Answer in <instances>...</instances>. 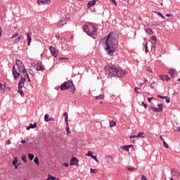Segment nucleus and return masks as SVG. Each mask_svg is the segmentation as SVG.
Instances as JSON below:
<instances>
[{"label": "nucleus", "instance_id": "f257e3e1", "mask_svg": "<svg viewBox=\"0 0 180 180\" xmlns=\"http://www.w3.org/2000/svg\"><path fill=\"white\" fill-rule=\"evenodd\" d=\"M104 39L105 41L103 42L104 50H105L108 56H113V53L116 51V49H117V40L116 38L112 37L110 33Z\"/></svg>", "mask_w": 180, "mask_h": 180}, {"label": "nucleus", "instance_id": "f03ea898", "mask_svg": "<svg viewBox=\"0 0 180 180\" xmlns=\"http://www.w3.org/2000/svg\"><path fill=\"white\" fill-rule=\"evenodd\" d=\"M104 71L106 75H108V78H112V77H118V78H122L126 75L125 70L112 63L108 64L105 66Z\"/></svg>", "mask_w": 180, "mask_h": 180}, {"label": "nucleus", "instance_id": "7ed1b4c3", "mask_svg": "<svg viewBox=\"0 0 180 180\" xmlns=\"http://www.w3.org/2000/svg\"><path fill=\"white\" fill-rule=\"evenodd\" d=\"M84 32L88 34V36H90L91 37H93V39H96V34L98 33V28L94 23H89V25H85L84 26Z\"/></svg>", "mask_w": 180, "mask_h": 180}, {"label": "nucleus", "instance_id": "20e7f679", "mask_svg": "<svg viewBox=\"0 0 180 180\" xmlns=\"http://www.w3.org/2000/svg\"><path fill=\"white\" fill-rule=\"evenodd\" d=\"M70 88L74 94V91H75V86H74L72 80H68L60 85L61 91H65L66 89H70Z\"/></svg>", "mask_w": 180, "mask_h": 180}, {"label": "nucleus", "instance_id": "39448f33", "mask_svg": "<svg viewBox=\"0 0 180 180\" xmlns=\"http://www.w3.org/2000/svg\"><path fill=\"white\" fill-rule=\"evenodd\" d=\"M158 108H155L153 106H150L149 109L150 110H153V112H155V113H158L159 112H162V108H164V105L162 103L158 104Z\"/></svg>", "mask_w": 180, "mask_h": 180}, {"label": "nucleus", "instance_id": "423d86ee", "mask_svg": "<svg viewBox=\"0 0 180 180\" xmlns=\"http://www.w3.org/2000/svg\"><path fill=\"white\" fill-rule=\"evenodd\" d=\"M18 71L19 72H21V74H23V77H25V78H29V73H27V70H26L25 65L18 68Z\"/></svg>", "mask_w": 180, "mask_h": 180}, {"label": "nucleus", "instance_id": "0eeeda50", "mask_svg": "<svg viewBox=\"0 0 180 180\" xmlns=\"http://www.w3.org/2000/svg\"><path fill=\"white\" fill-rule=\"evenodd\" d=\"M12 74L14 79H18L19 78V75H20V72H18V70H16V67H15V65L13 66Z\"/></svg>", "mask_w": 180, "mask_h": 180}, {"label": "nucleus", "instance_id": "6e6552de", "mask_svg": "<svg viewBox=\"0 0 180 180\" xmlns=\"http://www.w3.org/2000/svg\"><path fill=\"white\" fill-rule=\"evenodd\" d=\"M49 51H51V56L56 58L58 56V51L53 46H49Z\"/></svg>", "mask_w": 180, "mask_h": 180}, {"label": "nucleus", "instance_id": "1a4fd4ad", "mask_svg": "<svg viewBox=\"0 0 180 180\" xmlns=\"http://www.w3.org/2000/svg\"><path fill=\"white\" fill-rule=\"evenodd\" d=\"M68 20H70V18H65L62 19L60 21H59L56 26L58 27H61L63 26H64V25H65L67 23V22H68Z\"/></svg>", "mask_w": 180, "mask_h": 180}, {"label": "nucleus", "instance_id": "9d476101", "mask_svg": "<svg viewBox=\"0 0 180 180\" xmlns=\"http://www.w3.org/2000/svg\"><path fill=\"white\" fill-rule=\"evenodd\" d=\"M26 81V78L25 77H22L18 83V89H22V88H23L25 86V82Z\"/></svg>", "mask_w": 180, "mask_h": 180}, {"label": "nucleus", "instance_id": "9b49d317", "mask_svg": "<svg viewBox=\"0 0 180 180\" xmlns=\"http://www.w3.org/2000/svg\"><path fill=\"white\" fill-rule=\"evenodd\" d=\"M78 162H79V160L77 159L76 157H72L70 159V165L72 167V165H78Z\"/></svg>", "mask_w": 180, "mask_h": 180}, {"label": "nucleus", "instance_id": "f8f14e48", "mask_svg": "<svg viewBox=\"0 0 180 180\" xmlns=\"http://www.w3.org/2000/svg\"><path fill=\"white\" fill-rule=\"evenodd\" d=\"M171 174L173 176H176V178H180V172L175 169H171Z\"/></svg>", "mask_w": 180, "mask_h": 180}, {"label": "nucleus", "instance_id": "ddd939ff", "mask_svg": "<svg viewBox=\"0 0 180 180\" xmlns=\"http://www.w3.org/2000/svg\"><path fill=\"white\" fill-rule=\"evenodd\" d=\"M96 1H98V0H92L90 1L87 3V9H91V8H92V6L96 5Z\"/></svg>", "mask_w": 180, "mask_h": 180}, {"label": "nucleus", "instance_id": "4468645a", "mask_svg": "<svg viewBox=\"0 0 180 180\" xmlns=\"http://www.w3.org/2000/svg\"><path fill=\"white\" fill-rule=\"evenodd\" d=\"M37 71H44V65L41 64V62L37 63Z\"/></svg>", "mask_w": 180, "mask_h": 180}, {"label": "nucleus", "instance_id": "2eb2a0df", "mask_svg": "<svg viewBox=\"0 0 180 180\" xmlns=\"http://www.w3.org/2000/svg\"><path fill=\"white\" fill-rule=\"evenodd\" d=\"M168 74L170 75V77H172V78H174L176 74V70L175 69H169Z\"/></svg>", "mask_w": 180, "mask_h": 180}, {"label": "nucleus", "instance_id": "dca6fc26", "mask_svg": "<svg viewBox=\"0 0 180 180\" xmlns=\"http://www.w3.org/2000/svg\"><path fill=\"white\" fill-rule=\"evenodd\" d=\"M37 4L38 5H44L46 4H50V0H45V1H43V0H37Z\"/></svg>", "mask_w": 180, "mask_h": 180}, {"label": "nucleus", "instance_id": "f3484780", "mask_svg": "<svg viewBox=\"0 0 180 180\" xmlns=\"http://www.w3.org/2000/svg\"><path fill=\"white\" fill-rule=\"evenodd\" d=\"M27 46H30L32 43V36H30V33L27 32Z\"/></svg>", "mask_w": 180, "mask_h": 180}, {"label": "nucleus", "instance_id": "a211bd4d", "mask_svg": "<svg viewBox=\"0 0 180 180\" xmlns=\"http://www.w3.org/2000/svg\"><path fill=\"white\" fill-rule=\"evenodd\" d=\"M15 65H17V68H20V67H22L23 63L20 61V60L16 59L15 60Z\"/></svg>", "mask_w": 180, "mask_h": 180}, {"label": "nucleus", "instance_id": "6ab92c4d", "mask_svg": "<svg viewBox=\"0 0 180 180\" xmlns=\"http://www.w3.org/2000/svg\"><path fill=\"white\" fill-rule=\"evenodd\" d=\"M6 88V85L2 84L0 83V92L1 94H4L5 92V89Z\"/></svg>", "mask_w": 180, "mask_h": 180}, {"label": "nucleus", "instance_id": "aec40b11", "mask_svg": "<svg viewBox=\"0 0 180 180\" xmlns=\"http://www.w3.org/2000/svg\"><path fill=\"white\" fill-rule=\"evenodd\" d=\"M146 33H147V34H149V36H153V30H151V28H146Z\"/></svg>", "mask_w": 180, "mask_h": 180}, {"label": "nucleus", "instance_id": "412c9836", "mask_svg": "<svg viewBox=\"0 0 180 180\" xmlns=\"http://www.w3.org/2000/svg\"><path fill=\"white\" fill-rule=\"evenodd\" d=\"M103 98H105V95L101 94V95H99V96H96L95 97V99H96V101H99V100H101V99H103Z\"/></svg>", "mask_w": 180, "mask_h": 180}, {"label": "nucleus", "instance_id": "4be33fe9", "mask_svg": "<svg viewBox=\"0 0 180 180\" xmlns=\"http://www.w3.org/2000/svg\"><path fill=\"white\" fill-rule=\"evenodd\" d=\"M58 180V178H56L55 176H53L51 174H49L48 176V180Z\"/></svg>", "mask_w": 180, "mask_h": 180}, {"label": "nucleus", "instance_id": "5701e85b", "mask_svg": "<svg viewBox=\"0 0 180 180\" xmlns=\"http://www.w3.org/2000/svg\"><path fill=\"white\" fill-rule=\"evenodd\" d=\"M136 137H140L141 139H144V132H139L137 135Z\"/></svg>", "mask_w": 180, "mask_h": 180}, {"label": "nucleus", "instance_id": "b1692460", "mask_svg": "<svg viewBox=\"0 0 180 180\" xmlns=\"http://www.w3.org/2000/svg\"><path fill=\"white\" fill-rule=\"evenodd\" d=\"M121 150H124V151H129V148L127 145L120 146Z\"/></svg>", "mask_w": 180, "mask_h": 180}, {"label": "nucleus", "instance_id": "393cba45", "mask_svg": "<svg viewBox=\"0 0 180 180\" xmlns=\"http://www.w3.org/2000/svg\"><path fill=\"white\" fill-rule=\"evenodd\" d=\"M20 39H22V35H20L16 38L14 41V44H16V43H19V41H20Z\"/></svg>", "mask_w": 180, "mask_h": 180}, {"label": "nucleus", "instance_id": "a878e982", "mask_svg": "<svg viewBox=\"0 0 180 180\" xmlns=\"http://www.w3.org/2000/svg\"><path fill=\"white\" fill-rule=\"evenodd\" d=\"M155 13H157V15H158V16H160V18H162V19H165V16H164V15H162V13H161V12H158V11H154Z\"/></svg>", "mask_w": 180, "mask_h": 180}, {"label": "nucleus", "instance_id": "bb28decb", "mask_svg": "<svg viewBox=\"0 0 180 180\" xmlns=\"http://www.w3.org/2000/svg\"><path fill=\"white\" fill-rule=\"evenodd\" d=\"M148 42L146 43V44H143V47L145 49V53L147 54L148 53V46H147Z\"/></svg>", "mask_w": 180, "mask_h": 180}, {"label": "nucleus", "instance_id": "cd10ccee", "mask_svg": "<svg viewBox=\"0 0 180 180\" xmlns=\"http://www.w3.org/2000/svg\"><path fill=\"white\" fill-rule=\"evenodd\" d=\"M34 162H35L37 165H40V162H39V158L35 157L34 159Z\"/></svg>", "mask_w": 180, "mask_h": 180}, {"label": "nucleus", "instance_id": "c85d7f7f", "mask_svg": "<svg viewBox=\"0 0 180 180\" xmlns=\"http://www.w3.org/2000/svg\"><path fill=\"white\" fill-rule=\"evenodd\" d=\"M107 161H108V162H113V157L108 156L107 157Z\"/></svg>", "mask_w": 180, "mask_h": 180}, {"label": "nucleus", "instance_id": "c756f323", "mask_svg": "<svg viewBox=\"0 0 180 180\" xmlns=\"http://www.w3.org/2000/svg\"><path fill=\"white\" fill-rule=\"evenodd\" d=\"M115 126H116V122L112 120V121L110 122V127H115Z\"/></svg>", "mask_w": 180, "mask_h": 180}, {"label": "nucleus", "instance_id": "7c9ffc66", "mask_svg": "<svg viewBox=\"0 0 180 180\" xmlns=\"http://www.w3.org/2000/svg\"><path fill=\"white\" fill-rule=\"evenodd\" d=\"M30 127L31 129H34V127H37V123H34V124H32V123H30Z\"/></svg>", "mask_w": 180, "mask_h": 180}, {"label": "nucleus", "instance_id": "2f4dec72", "mask_svg": "<svg viewBox=\"0 0 180 180\" xmlns=\"http://www.w3.org/2000/svg\"><path fill=\"white\" fill-rule=\"evenodd\" d=\"M18 92H19L20 96H22V98H23L25 96V93H23V90L20 89H18Z\"/></svg>", "mask_w": 180, "mask_h": 180}, {"label": "nucleus", "instance_id": "473e14b6", "mask_svg": "<svg viewBox=\"0 0 180 180\" xmlns=\"http://www.w3.org/2000/svg\"><path fill=\"white\" fill-rule=\"evenodd\" d=\"M49 117H50V115H49V114H46L44 116V121L45 122H49Z\"/></svg>", "mask_w": 180, "mask_h": 180}, {"label": "nucleus", "instance_id": "72a5a7b5", "mask_svg": "<svg viewBox=\"0 0 180 180\" xmlns=\"http://www.w3.org/2000/svg\"><path fill=\"white\" fill-rule=\"evenodd\" d=\"M18 164V158H14V160H13V165H16Z\"/></svg>", "mask_w": 180, "mask_h": 180}, {"label": "nucleus", "instance_id": "f704fd0d", "mask_svg": "<svg viewBox=\"0 0 180 180\" xmlns=\"http://www.w3.org/2000/svg\"><path fill=\"white\" fill-rule=\"evenodd\" d=\"M158 98H160V99H167V96H161L160 94L157 95Z\"/></svg>", "mask_w": 180, "mask_h": 180}, {"label": "nucleus", "instance_id": "c9c22d12", "mask_svg": "<svg viewBox=\"0 0 180 180\" xmlns=\"http://www.w3.org/2000/svg\"><path fill=\"white\" fill-rule=\"evenodd\" d=\"M86 155H89V157H91L92 158V156H94V153H92V151L89 150L88 151L87 154Z\"/></svg>", "mask_w": 180, "mask_h": 180}, {"label": "nucleus", "instance_id": "e433bc0d", "mask_svg": "<svg viewBox=\"0 0 180 180\" xmlns=\"http://www.w3.org/2000/svg\"><path fill=\"white\" fill-rule=\"evenodd\" d=\"M28 157L30 158V160H33V158H34V155L32 154V153H29L28 154Z\"/></svg>", "mask_w": 180, "mask_h": 180}, {"label": "nucleus", "instance_id": "4c0bfd02", "mask_svg": "<svg viewBox=\"0 0 180 180\" xmlns=\"http://www.w3.org/2000/svg\"><path fill=\"white\" fill-rule=\"evenodd\" d=\"M163 146L165 148H169V146H168V143H165V141H163Z\"/></svg>", "mask_w": 180, "mask_h": 180}, {"label": "nucleus", "instance_id": "58836bf2", "mask_svg": "<svg viewBox=\"0 0 180 180\" xmlns=\"http://www.w3.org/2000/svg\"><path fill=\"white\" fill-rule=\"evenodd\" d=\"M18 36H19V33L18 32H15L14 34L12 35L11 39H15V37H18Z\"/></svg>", "mask_w": 180, "mask_h": 180}, {"label": "nucleus", "instance_id": "ea45409f", "mask_svg": "<svg viewBox=\"0 0 180 180\" xmlns=\"http://www.w3.org/2000/svg\"><path fill=\"white\" fill-rule=\"evenodd\" d=\"M127 169H128V171H134V169H136V168L132 166H129V167H128Z\"/></svg>", "mask_w": 180, "mask_h": 180}, {"label": "nucleus", "instance_id": "a19ab883", "mask_svg": "<svg viewBox=\"0 0 180 180\" xmlns=\"http://www.w3.org/2000/svg\"><path fill=\"white\" fill-rule=\"evenodd\" d=\"M66 131H67V134H70V133H71V131H70V126L66 125Z\"/></svg>", "mask_w": 180, "mask_h": 180}, {"label": "nucleus", "instance_id": "79ce46f5", "mask_svg": "<svg viewBox=\"0 0 180 180\" xmlns=\"http://www.w3.org/2000/svg\"><path fill=\"white\" fill-rule=\"evenodd\" d=\"M22 161H24V162H27V160L26 159V155H22Z\"/></svg>", "mask_w": 180, "mask_h": 180}, {"label": "nucleus", "instance_id": "37998d69", "mask_svg": "<svg viewBox=\"0 0 180 180\" xmlns=\"http://www.w3.org/2000/svg\"><path fill=\"white\" fill-rule=\"evenodd\" d=\"M160 79H162V81H165V77L162 75H159Z\"/></svg>", "mask_w": 180, "mask_h": 180}, {"label": "nucleus", "instance_id": "c03bdc74", "mask_svg": "<svg viewBox=\"0 0 180 180\" xmlns=\"http://www.w3.org/2000/svg\"><path fill=\"white\" fill-rule=\"evenodd\" d=\"M151 40H153V42L156 43L157 41V38L153 35L150 37Z\"/></svg>", "mask_w": 180, "mask_h": 180}, {"label": "nucleus", "instance_id": "a18cd8bd", "mask_svg": "<svg viewBox=\"0 0 180 180\" xmlns=\"http://www.w3.org/2000/svg\"><path fill=\"white\" fill-rule=\"evenodd\" d=\"M90 172L91 174H96V169H91Z\"/></svg>", "mask_w": 180, "mask_h": 180}, {"label": "nucleus", "instance_id": "49530a36", "mask_svg": "<svg viewBox=\"0 0 180 180\" xmlns=\"http://www.w3.org/2000/svg\"><path fill=\"white\" fill-rule=\"evenodd\" d=\"M165 81H169L171 79V77L168 75H165Z\"/></svg>", "mask_w": 180, "mask_h": 180}, {"label": "nucleus", "instance_id": "de8ad7c7", "mask_svg": "<svg viewBox=\"0 0 180 180\" xmlns=\"http://www.w3.org/2000/svg\"><path fill=\"white\" fill-rule=\"evenodd\" d=\"M165 99L166 100L167 103H169V102H171V98H168V96H167V98Z\"/></svg>", "mask_w": 180, "mask_h": 180}, {"label": "nucleus", "instance_id": "09e8293b", "mask_svg": "<svg viewBox=\"0 0 180 180\" xmlns=\"http://www.w3.org/2000/svg\"><path fill=\"white\" fill-rule=\"evenodd\" d=\"M141 105H142V106H143L145 108V109H147V104L146 103H145L144 102H142Z\"/></svg>", "mask_w": 180, "mask_h": 180}, {"label": "nucleus", "instance_id": "8fccbe9b", "mask_svg": "<svg viewBox=\"0 0 180 180\" xmlns=\"http://www.w3.org/2000/svg\"><path fill=\"white\" fill-rule=\"evenodd\" d=\"M141 180H147V177L144 174L141 176Z\"/></svg>", "mask_w": 180, "mask_h": 180}, {"label": "nucleus", "instance_id": "3c124183", "mask_svg": "<svg viewBox=\"0 0 180 180\" xmlns=\"http://www.w3.org/2000/svg\"><path fill=\"white\" fill-rule=\"evenodd\" d=\"M91 158H94V159L96 161V162H98V158H96V156H95V155H93V156L91 157Z\"/></svg>", "mask_w": 180, "mask_h": 180}, {"label": "nucleus", "instance_id": "603ef678", "mask_svg": "<svg viewBox=\"0 0 180 180\" xmlns=\"http://www.w3.org/2000/svg\"><path fill=\"white\" fill-rule=\"evenodd\" d=\"M154 84H155V82H153L151 84H150V88L152 89H154Z\"/></svg>", "mask_w": 180, "mask_h": 180}, {"label": "nucleus", "instance_id": "864d4df0", "mask_svg": "<svg viewBox=\"0 0 180 180\" xmlns=\"http://www.w3.org/2000/svg\"><path fill=\"white\" fill-rule=\"evenodd\" d=\"M111 2L115 5V6H117V3H116V0H111Z\"/></svg>", "mask_w": 180, "mask_h": 180}, {"label": "nucleus", "instance_id": "5fc2aeb1", "mask_svg": "<svg viewBox=\"0 0 180 180\" xmlns=\"http://www.w3.org/2000/svg\"><path fill=\"white\" fill-rule=\"evenodd\" d=\"M65 122L66 126H68V118L65 117Z\"/></svg>", "mask_w": 180, "mask_h": 180}, {"label": "nucleus", "instance_id": "6e6d98bb", "mask_svg": "<svg viewBox=\"0 0 180 180\" xmlns=\"http://www.w3.org/2000/svg\"><path fill=\"white\" fill-rule=\"evenodd\" d=\"M146 71H148V72H153V70H151L150 68H147Z\"/></svg>", "mask_w": 180, "mask_h": 180}, {"label": "nucleus", "instance_id": "4d7b16f0", "mask_svg": "<svg viewBox=\"0 0 180 180\" xmlns=\"http://www.w3.org/2000/svg\"><path fill=\"white\" fill-rule=\"evenodd\" d=\"M6 146H9V144H11V140H7L6 141Z\"/></svg>", "mask_w": 180, "mask_h": 180}, {"label": "nucleus", "instance_id": "13d9d810", "mask_svg": "<svg viewBox=\"0 0 180 180\" xmlns=\"http://www.w3.org/2000/svg\"><path fill=\"white\" fill-rule=\"evenodd\" d=\"M63 116H64V117L68 118V113L64 112Z\"/></svg>", "mask_w": 180, "mask_h": 180}, {"label": "nucleus", "instance_id": "bf43d9fd", "mask_svg": "<svg viewBox=\"0 0 180 180\" xmlns=\"http://www.w3.org/2000/svg\"><path fill=\"white\" fill-rule=\"evenodd\" d=\"M139 88H137V87H135V92H136V94H140V91H139Z\"/></svg>", "mask_w": 180, "mask_h": 180}, {"label": "nucleus", "instance_id": "052dcab7", "mask_svg": "<svg viewBox=\"0 0 180 180\" xmlns=\"http://www.w3.org/2000/svg\"><path fill=\"white\" fill-rule=\"evenodd\" d=\"M166 16L167 18H171V16H172V13H167V14H166Z\"/></svg>", "mask_w": 180, "mask_h": 180}, {"label": "nucleus", "instance_id": "680f3d73", "mask_svg": "<svg viewBox=\"0 0 180 180\" xmlns=\"http://www.w3.org/2000/svg\"><path fill=\"white\" fill-rule=\"evenodd\" d=\"M153 99V97L148 98V102L151 103V101Z\"/></svg>", "mask_w": 180, "mask_h": 180}, {"label": "nucleus", "instance_id": "e2e57ef3", "mask_svg": "<svg viewBox=\"0 0 180 180\" xmlns=\"http://www.w3.org/2000/svg\"><path fill=\"white\" fill-rule=\"evenodd\" d=\"M138 136H136V135H132V136H131L129 138L130 139H136V138H137Z\"/></svg>", "mask_w": 180, "mask_h": 180}, {"label": "nucleus", "instance_id": "0e129e2a", "mask_svg": "<svg viewBox=\"0 0 180 180\" xmlns=\"http://www.w3.org/2000/svg\"><path fill=\"white\" fill-rule=\"evenodd\" d=\"M128 149L129 148H134L133 145H127Z\"/></svg>", "mask_w": 180, "mask_h": 180}, {"label": "nucleus", "instance_id": "69168bd1", "mask_svg": "<svg viewBox=\"0 0 180 180\" xmlns=\"http://www.w3.org/2000/svg\"><path fill=\"white\" fill-rule=\"evenodd\" d=\"M152 47L155 49V42L152 43Z\"/></svg>", "mask_w": 180, "mask_h": 180}, {"label": "nucleus", "instance_id": "338daca9", "mask_svg": "<svg viewBox=\"0 0 180 180\" xmlns=\"http://www.w3.org/2000/svg\"><path fill=\"white\" fill-rule=\"evenodd\" d=\"M63 165L67 167H68L69 164H68V162H65L63 164Z\"/></svg>", "mask_w": 180, "mask_h": 180}, {"label": "nucleus", "instance_id": "774afa93", "mask_svg": "<svg viewBox=\"0 0 180 180\" xmlns=\"http://www.w3.org/2000/svg\"><path fill=\"white\" fill-rule=\"evenodd\" d=\"M176 131H180V127L177 128Z\"/></svg>", "mask_w": 180, "mask_h": 180}]
</instances>
